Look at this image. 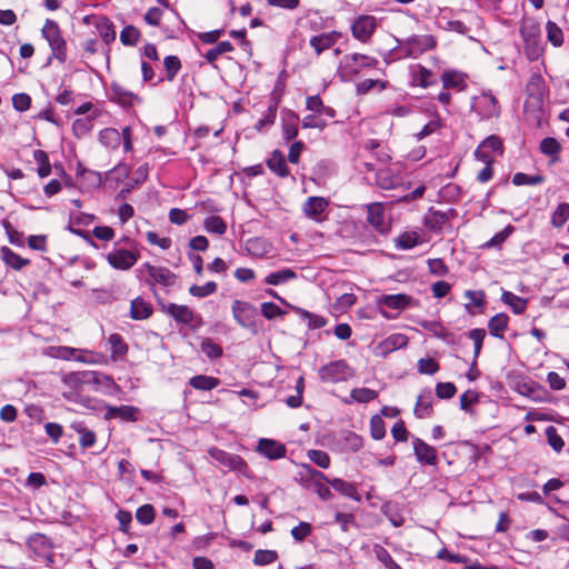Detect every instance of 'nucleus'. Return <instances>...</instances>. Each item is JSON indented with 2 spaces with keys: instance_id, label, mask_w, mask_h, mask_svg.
<instances>
[{
  "instance_id": "obj_38",
  "label": "nucleus",
  "mask_w": 569,
  "mask_h": 569,
  "mask_svg": "<svg viewBox=\"0 0 569 569\" xmlns=\"http://www.w3.org/2000/svg\"><path fill=\"white\" fill-rule=\"evenodd\" d=\"M445 89H462L465 84V74L456 70L445 71L441 76Z\"/></svg>"
},
{
  "instance_id": "obj_10",
  "label": "nucleus",
  "mask_w": 569,
  "mask_h": 569,
  "mask_svg": "<svg viewBox=\"0 0 569 569\" xmlns=\"http://www.w3.org/2000/svg\"><path fill=\"white\" fill-rule=\"evenodd\" d=\"M546 91L545 80L541 74L535 73L530 77L527 86V101L525 103V108L528 106H532L533 108H541L543 102Z\"/></svg>"
},
{
  "instance_id": "obj_55",
  "label": "nucleus",
  "mask_w": 569,
  "mask_h": 569,
  "mask_svg": "<svg viewBox=\"0 0 569 569\" xmlns=\"http://www.w3.org/2000/svg\"><path fill=\"white\" fill-rule=\"evenodd\" d=\"M547 38L555 46L560 47L563 43L562 30L552 21L546 24Z\"/></svg>"
},
{
  "instance_id": "obj_31",
  "label": "nucleus",
  "mask_w": 569,
  "mask_h": 569,
  "mask_svg": "<svg viewBox=\"0 0 569 569\" xmlns=\"http://www.w3.org/2000/svg\"><path fill=\"white\" fill-rule=\"evenodd\" d=\"M291 308L303 321L307 322L309 329H320L327 325L326 318L320 315L312 313L299 307L291 306Z\"/></svg>"
},
{
  "instance_id": "obj_26",
  "label": "nucleus",
  "mask_w": 569,
  "mask_h": 569,
  "mask_svg": "<svg viewBox=\"0 0 569 569\" xmlns=\"http://www.w3.org/2000/svg\"><path fill=\"white\" fill-rule=\"evenodd\" d=\"M413 413L418 419L428 418L432 415V393L429 389L422 390L418 396Z\"/></svg>"
},
{
  "instance_id": "obj_28",
  "label": "nucleus",
  "mask_w": 569,
  "mask_h": 569,
  "mask_svg": "<svg viewBox=\"0 0 569 569\" xmlns=\"http://www.w3.org/2000/svg\"><path fill=\"white\" fill-rule=\"evenodd\" d=\"M267 166L273 173L281 178L289 176V169L286 163L284 154L279 150H274L271 153L267 160Z\"/></svg>"
},
{
  "instance_id": "obj_45",
  "label": "nucleus",
  "mask_w": 569,
  "mask_h": 569,
  "mask_svg": "<svg viewBox=\"0 0 569 569\" xmlns=\"http://www.w3.org/2000/svg\"><path fill=\"white\" fill-rule=\"evenodd\" d=\"M33 159L39 164L38 174L40 178H46L51 173V164L49 157L43 150H36L33 152Z\"/></svg>"
},
{
  "instance_id": "obj_18",
  "label": "nucleus",
  "mask_w": 569,
  "mask_h": 569,
  "mask_svg": "<svg viewBox=\"0 0 569 569\" xmlns=\"http://www.w3.org/2000/svg\"><path fill=\"white\" fill-rule=\"evenodd\" d=\"M257 451L270 460H276L286 456L287 448L273 439L261 438L258 441Z\"/></svg>"
},
{
  "instance_id": "obj_50",
  "label": "nucleus",
  "mask_w": 569,
  "mask_h": 569,
  "mask_svg": "<svg viewBox=\"0 0 569 569\" xmlns=\"http://www.w3.org/2000/svg\"><path fill=\"white\" fill-rule=\"evenodd\" d=\"M73 429L80 435L79 443L82 448L87 449L94 445L96 433L87 429L83 425H73Z\"/></svg>"
},
{
  "instance_id": "obj_24",
  "label": "nucleus",
  "mask_w": 569,
  "mask_h": 569,
  "mask_svg": "<svg viewBox=\"0 0 569 569\" xmlns=\"http://www.w3.org/2000/svg\"><path fill=\"white\" fill-rule=\"evenodd\" d=\"M137 412H138V409L132 406H126V405H122L119 407L107 406L103 417L107 420L119 418L124 421H136Z\"/></svg>"
},
{
  "instance_id": "obj_12",
  "label": "nucleus",
  "mask_w": 569,
  "mask_h": 569,
  "mask_svg": "<svg viewBox=\"0 0 569 569\" xmlns=\"http://www.w3.org/2000/svg\"><path fill=\"white\" fill-rule=\"evenodd\" d=\"M472 108L481 119H490L500 114L499 102L491 93H482L475 98Z\"/></svg>"
},
{
  "instance_id": "obj_32",
  "label": "nucleus",
  "mask_w": 569,
  "mask_h": 569,
  "mask_svg": "<svg viewBox=\"0 0 569 569\" xmlns=\"http://www.w3.org/2000/svg\"><path fill=\"white\" fill-rule=\"evenodd\" d=\"M299 117L295 112H289L282 119V138L287 141L298 136Z\"/></svg>"
},
{
  "instance_id": "obj_1",
  "label": "nucleus",
  "mask_w": 569,
  "mask_h": 569,
  "mask_svg": "<svg viewBox=\"0 0 569 569\" xmlns=\"http://www.w3.org/2000/svg\"><path fill=\"white\" fill-rule=\"evenodd\" d=\"M398 47L393 49L395 58L418 57L436 47V39L430 34L412 36L405 40H397Z\"/></svg>"
},
{
  "instance_id": "obj_59",
  "label": "nucleus",
  "mask_w": 569,
  "mask_h": 569,
  "mask_svg": "<svg viewBox=\"0 0 569 569\" xmlns=\"http://www.w3.org/2000/svg\"><path fill=\"white\" fill-rule=\"evenodd\" d=\"M375 553L377 559L383 563L387 569H402L390 556L387 549L381 546L375 547Z\"/></svg>"
},
{
  "instance_id": "obj_17",
  "label": "nucleus",
  "mask_w": 569,
  "mask_h": 569,
  "mask_svg": "<svg viewBox=\"0 0 569 569\" xmlns=\"http://www.w3.org/2000/svg\"><path fill=\"white\" fill-rule=\"evenodd\" d=\"M525 41V49L530 60H536L540 54L539 29L535 26H523L520 29Z\"/></svg>"
},
{
  "instance_id": "obj_30",
  "label": "nucleus",
  "mask_w": 569,
  "mask_h": 569,
  "mask_svg": "<svg viewBox=\"0 0 569 569\" xmlns=\"http://www.w3.org/2000/svg\"><path fill=\"white\" fill-rule=\"evenodd\" d=\"M509 317L507 313L500 312L491 317L488 321V329L491 336L503 339V331L507 329Z\"/></svg>"
},
{
  "instance_id": "obj_41",
  "label": "nucleus",
  "mask_w": 569,
  "mask_h": 569,
  "mask_svg": "<svg viewBox=\"0 0 569 569\" xmlns=\"http://www.w3.org/2000/svg\"><path fill=\"white\" fill-rule=\"evenodd\" d=\"M108 345L110 346V352L113 359H118L128 352V346L119 333L110 335Z\"/></svg>"
},
{
  "instance_id": "obj_15",
  "label": "nucleus",
  "mask_w": 569,
  "mask_h": 569,
  "mask_svg": "<svg viewBox=\"0 0 569 569\" xmlns=\"http://www.w3.org/2000/svg\"><path fill=\"white\" fill-rule=\"evenodd\" d=\"M148 272L149 284H161L163 287H171L176 283L177 276L166 267H157L149 262L143 264Z\"/></svg>"
},
{
  "instance_id": "obj_29",
  "label": "nucleus",
  "mask_w": 569,
  "mask_h": 569,
  "mask_svg": "<svg viewBox=\"0 0 569 569\" xmlns=\"http://www.w3.org/2000/svg\"><path fill=\"white\" fill-rule=\"evenodd\" d=\"M152 315V306L138 297L130 303V317L133 320H144Z\"/></svg>"
},
{
  "instance_id": "obj_42",
  "label": "nucleus",
  "mask_w": 569,
  "mask_h": 569,
  "mask_svg": "<svg viewBox=\"0 0 569 569\" xmlns=\"http://www.w3.org/2000/svg\"><path fill=\"white\" fill-rule=\"evenodd\" d=\"M189 385L197 390L209 391L219 385V379L210 376L198 375L190 379Z\"/></svg>"
},
{
  "instance_id": "obj_61",
  "label": "nucleus",
  "mask_w": 569,
  "mask_h": 569,
  "mask_svg": "<svg viewBox=\"0 0 569 569\" xmlns=\"http://www.w3.org/2000/svg\"><path fill=\"white\" fill-rule=\"evenodd\" d=\"M357 301V297L353 293H343L337 298L333 303V309L340 313L346 312L350 309Z\"/></svg>"
},
{
  "instance_id": "obj_48",
  "label": "nucleus",
  "mask_w": 569,
  "mask_h": 569,
  "mask_svg": "<svg viewBox=\"0 0 569 569\" xmlns=\"http://www.w3.org/2000/svg\"><path fill=\"white\" fill-rule=\"evenodd\" d=\"M233 50V46L229 41H221L216 47L209 49L204 58L208 62L213 63L221 54L231 52Z\"/></svg>"
},
{
  "instance_id": "obj_21",
  "label": "nucleus",
  "mask_w": 569,
  "mask_h": 569,
  "mask_svg": "<svg viewBox=\"0 0 569 569\" xmlns=\"http://www.w3.org/2000/svg\"><path fill=\"white\" fill-rule=\"evenodd\" d=\"M341 37L342 33L340 31L326 32L311 37L309 44L313 48L317 56H319L333 47Z\"/></svg>"
},
{
  "instance_id": "obj_6",
  "label": "nucleus",
  "mask_w": 569,
  "mask_h": 569,
  "mask_svg": "<svg viewBox=\"0 0 569 569\" xmlns=\"http://www.w3.org/2000/svg\"><path fill=\"white\" fill-rule=\"evenodd\" d=\"M161 311L171 317L178 325L196 328L201 323V318L186 305L173 302L161 303Z\"/></svg>"
},
{
  "instance_id": "obj_36",
  "label": "nucleus",
  "mask_w": 569,
  "mask_h": 569,
  "mask_svg": "<svg viewBox=\"0 0 569 569\" xmlns=\"http://www.w3.org/2000/svg\"><path fill=\"white\" fill-rule=\"evenodd\" d=\"M501 301L508 305L516 315H521L527 308V300L510 291H503L501 295Z\"/></svg>"
},
{
  "instance_id": "obj_20",
  "label": "nucleus",
  "mask_w": 569,
  "mask_h": 569,
  "mask_svg": "<svg viewBox=\"0 0 569 569\" xmlns=\"http://www.w3.org/2000/svg\"><path fill=\"white\" fill-rule=\"evenodd\" d=\"M110 99L124 108L141 102V99L133 92L127 90L119 83L112 82L110 87Z\"/></svg>"
},
{
  "instance_id": "obj_35",
  "label": "nucleus",
  "mask_w": 569,
  "mask_h": 569,
  "mask_svg": "<svg viewBox=\"0 0 569 569\" xmlns=\"http://www.w3.org/2000/svg\"><path fill=\"white\" fill-rule=\"evenodd\" d=\"M122 132L114 128H106L99 133V141L107 148L116 149L122 141Z\"/></svg>"
},
{
  "instance_id": "obj_64",
  "label": "nucleus",
  "mask_w": 569,
  "mask_h": 569,
  "mask_svg": "<svg viewBox=\"0 0 569 569\" xmlns=\"http://www.w3.org/2000/svg\"><path fill=\"white\" fill-rule=\"evenodd\" d=\"M201 351L210 359H217L222 356V348L211 339H204L201 342Z\"/></svg>"
},
{
  "instance_id": "obj_58",
  "label": "nucleus",
  "mask_w": 569,
  "mask_h": 569,
  "mask_svg": "<svg viewBox=\"0 0 569 569\" xmlns=\"http://www.w3.org/2000/svg\"><path fill=\"white\" fill-rule=\"evenodd\" d=\"M156 511L152 505L146 503L137 509L136 518L141 525H150L154 520Z\"/></svg>"
},
{
  "instance_id": "obj_34",
  "label": "nucleus",
  "mask_w": 569,
  "mask_h": 569,
  "mask_svg": "<svg viewBox=\"0 0 569 569\" xmlns=\"http://www.w3.org/2000/svg\"><path fill=\"white\" fill-rule=\"evenodd\" d=\"M328 482L335 490H337L341 495L349 497L356 501H360V496L358 495L357 487L353 483L339 478H336Z\"/></svg>"
},
{
  "instance_id": "obj_19",
  "label": "nucleus",
  "mask_w": 569,
  "mask_h": 569,
  "mask_svg": "<svg viewBox=\"0 0 569 569\" xmlns=\"http://www.w3.org/2000/svg\"><path fill=\"white\" fill-rule=\"evenodd\" d=\"M367 221L380 233H385L389 230L385 209L380 203H370L367 206Z\"/></svg>"
},
{
  "instance_id": "obj_33",
  "label": "nucleus",
  "mask_w": 569,
  "mask_h": 569,
  "mask_svg": "<svg viewBox=\"0 0 569 569\" xmlns=\"http://www.w3.org/2000/svg\"><path fill=\"white\" fill-rule=\"evenodd\" d=\"M409 342V339L406 335L402 333H393L387 337L381 343L380 348L383 352H392L398 349L406 347Z\"/></svg>"
},
{
  "instance_id": "obj_16",
  "label": "nucleus",
  "mask_w": 569,
  "mask_h": 569,
  "mask_svg": "<svg viewBox=\"0 0 569 569\" xmlns=\"http://www.w3.org/2000/svg\"><path fill=\"white\" fill-rule=\"evenodd\" d=\"M413 453L421 465L436 466L438 456L436 449L418 437H412Z\"/></svg>"
},
{
  "instance_id": "obj_40",
  "label": "nucleus",
  "mask_w": 569,
  "mask_h": 569,
  "mask_svg": "<svg viewBox=\"0 0 569 569\" xmlns=\"http://www.w3.org/2000/svg\"><path fill=\"white\" fill-rule=\"evenodd\" d=\"M297 278V273L291 269H281L269 273L264 282L271 286H279Z\"/></svg>"
},
{
  "instance_id": "obj_43",
  "label": "nucleus",
  "mask_w": 569,
  "mask_h": 569,
  "mask_svg": "<svg viewBox=\"0 0 569 569\" xmlns=\"http://www.w3.org/2000/svg\"><path fill=\"white\" fill-rule=\"evenodd\" d=\"M448 216L445 212L430 210L425 217V226L433 231H440L442 226L447 222Z\"/></svg>"
},
{
  "instance_id": "obj_60",
  "label": "nucleus",
  "mask_w": 569,
  "mask_h": 569,
  "mask_svg": "<svg viewBox=\"0 0 569 569\" xmlns=\"http://www.w3.org/2000/svg\"><path fill=\"white\" fill-rule=\"evenodd\" d=\"M546 437L549 446L556 451L560 452L565 447V441L558 435L557 429L553 426H549L546 428Z\"/></svg>"
},
{
  "instance_id": "obj_57",
  "label": "nucleus",
  "mask_w": 569,
  "mask_h": 569,
  "mask_svg": "<svg viewBox=\"0 0 569 569\" xmlns=\"http://www.w3.org/2000/svg\"><path fill=\"white\" fill-rule=\"evenodd\" d=\"M140 37L139 30L133 26H126L120 32V41L124 46H136Z\"/></svg>"
},
{
  "instance_id": "obj_7",
  "label": "nucleus",
  "mask_w": 569,
  "mask_h": 569,
  "mask_svg": "<svg viewBox=\"0 0 569 569\" xmlns=\"http://www.w3.org/2000/svg\"><path fill=\"white\" fill-rule=\"evenodd\" d=\"M378 28V20L370 14H360L351 24V33L355 39L362 43L371 41L373 33Z\"/></svg>"
},
{
  "instance_id": "obj_8",
  "label": "nucleus",
  "mask_w": 569,
  "mask_h": 569,
  "mask_svg": "<svg viewBox=\"0 0 569 569\" xmlns=\"http://www.w3.org/2000/svg\"><path fill=\"white\" fill-rule=\"evenodd\" d=\"M103 380L111 381L108 376L97 371L69 372L62 377V382L71 389H79L82 385H100Z\"/></svg>"
},
{
  "instance_id": "obj_63",
  "label": "nucleus",
  "mask_w": 569,
  "mask_h": 569,
  "mask_svg": "<svg viewBox=\"0 0 569 569\" xmlns=\"http://www.w3.org/2000/svg\"><path fill=\"white\" fill-rule=\"evenodd\" d=\"M308 457L313 463H316L320 468L327 469L330 466V457L326 451L316 449L309 450Z\"/></svg>"
},
{
  "instance_id": "obj_51",
  "label": "nucleus",
  "mask_w": 569,
  "mask_h": 569,
  "mask_svg": "<svg viewBox=\"0 0 569 569\" xmlns=\"http://www.w3.org/2000/svg\"><path fill=\"white\" fill-rule=\"evenodd\" d=\"M561 146L555 138L547 137L540 142V151L546 156L555 157L552 162L557 161V156L559 154Z\"/></svg>"
},
{
  "instance_id": "obj_5",
  "label": "nucleus",
  "mask_w": 569,
  "mask_h": 569,
  "mask_svg": "<svg viewBox=\"0 0 569 569\" xmlns=\"http://www.w3.org/2000/svg\"><path fill=\"white\" fill-rule=\"evenodd\" d=\"M231 311L234 321L244 329L256 333L258 331L257 318L258 309L250 302L243 300H234L231 305Z\"/></svg>"
},
{
  "instance_id": "obj_9",
  "label": "nucleus",
  "mask_w": 569,
  "mask_h": 569,
  "mask_svg": "<svg viewBox=\"0 0 569 569\" xmlns=\"http://www.w3.org/2000/svg\"><path fill=\"white\" fill-rule=\"evenodd\" d=\"M139 258H140L139 252H134V251L122 249V248L113 249L106 256L108 263L113 269L122 270V271H127V270L131 269L136 264V262L138 261Z\"/></svg>"
},
{
  "instance_id": "obj_3",
  "label": "nucleus",
  "mask_w": 569,
  "mask_h": 569,
  "mask_svg": "<svg viewBox=\"0 0 569 569\" xmlns=\"http://www.w3.org/2000/svg\"><path fill=\"white\" fill-rule=\"evenodd\" d=\"M319 378L326 383H339L351 379L355 370L343 360L330 361L318 370Z\"/></svg>"
},
{
  "instance_id": "obj_56",
  "label": "nucleus",
  "mask_w": 569,
  "mask_h": 569,
  "mask_svg": "<svg viewBox=\"0 0 569 569\" xmlns=\"http://www.w3.org/2000/svg\"><path fill=\"white\" fill-rule=\"evenodd\" d=\"M419 243V236L416 232H403L397 239L396 246L402 250H409Z\"/></svg>"
},
{
  "instance_id": "obj_44",
  "label": "nucleus",
  "mask_w": 569,
  "mask_h": 569,
  "mask_svg": "<svg viewBox=\"0 0 569 569\" xmlns=\"http://www.w3.org/2000/svg\"><path fill=\"white\" fill-rule=\"evenodd\" d=\"M206 231L216 234H223L227 231V224L219 216H209L203 221Z\"/></svg>"
},
{
  "instance_id": "obj_53",
  "label": "nucleus",
  "mask_w": 569,
  "mask_h": 569,
  "mask_svg": "<svg viewBox=\"0 0 569 569\" xmlns=\"http://www.w3.org/2000/svg\"><path fill=\"white\" fill-rule=\"evenodd\" d=\"M469 338L473 341L475 345L472 366H476L477 358L481 352L482 342L486 338V330L481 328L472 329L469 331Z\"/></svg>"
},
{
  "instance_id": "obj_23",
  "label": "nucleus",
  "mask_w": 569,
  "mask_h": 569,
  "mask_svg": "<svg viewBox=\"0 0 569 569\" xmlns=\"http://www.w3.org/2000/svg\"><path fill=\"white\" fill-rule=\"evenodd\" d=\"M376 183L383 190H392L403 187L400 176L393 173L390 169H381L376 173Z\"/></svg>"
},
{
  "instance_id": "obj_13",
  "label": "nucleus",
  "mask_w": 569,
  "mask_h": 569,
  "mask_svg": "<svg viewBox=\"0 0 569 569\" xmlns=\"http://www.w3.org/2000/svg\"><path fill=\"white\" fill-rule=\"evenodd\" d=\"M503 146L501 139L491 134L487 137L476 149L475 157L483 163L493 162L492 153L502 154Z\"/></svg>"
},
{
  "instance_id": "obj_62",
  "label": "nucleus",
  "mask_w": 569,
  "mask_h": 569,
  "mask_svg": "<svg viewBox=\"0 0 569 569\" xmlns=\"http://www.w3.org/2000/svg\"><path fill=\"white\" fill-rule=\"evenodd\" d=\"M261 315L268 319V320H272V319H276V318H280L282 316L286 315V311L282 310L278 305H276L274 302H271V301H268V302H263L261 305Z\"/></svg>"
},
{
  "instance_id": "obj_2",
  "label": "nucleus",
  "mask_w": 569,
  "mask_h": 569,
  "mask_svg": "<svg viewBox=\"0 0 569 569\" xmlns=\"http://www.w3.org/2000/svg\"><path fill=\"white\" fill-rule=\"evenodd\" d=\"M379 61L370 56L361 53H352L343 57L339 74L343 80H350L357 76L362 69L376 68Z\"/></svg>"
},
{
  "instance_id": "obj_25",
  "label": "nucleus",
  "mask_w": 569,
  "mask_h": 569,
  "mask_svg": "<svg viewBox=\"0 0 569 569\" xmlns=\"http://www.w3.org/2000/svg\"><path fill=\"white\" fill-rule=\"evenodd\" d=\"M27 545L37 556L46 558L52 548L50 539L42 533H33L28 540Z\"/></svg>"
},
{
  "instance_id": "obj_39",
  "label": "nucleus",
  "mask_w": 569,
  "mask_h": 569,
  "mask_svg": "<svg viewBox=\"0 0 569 569\" xmlns=\"http://www.w3.org/2000/svg\"><path fill=\"white\" fill-rule=\"evenodd\" d=\"M1 254L4 263L10 266L14 270H21L23 267L29 264L28 259L20 257L8 247H2Z\"/></svg>"
},
{
  "instance_id": "obj_54",
  "label": "nucleus",
  "mask_w": 569,
  "mask_h": 569,
  "mask_svg": "<svg viewBox=\"0 0 569 569\" xmlns=\"http://www.w3.org/2000/svg\"><path fill=\"white\" fill-rule=\"evenodd\" d=\"M217 288L218 286L214 281H208L202 286L192 284L189 288V293L193 297L204 298L214 293L217 291Z\"/></svg>"
},
{
  "instance_id": "obj_4",
  "label": "nucleus",
  "mask_w": 569,
  "mask_h": 569,
  "mask_svg": "<svg viewBox=\"0 0 569 569\" xmlns=\"http://www.w3.org/2000/svg\"><path fill=\"white\" fill-rule=\"evenodd\" d=\"M42 37L48 41L54 57L60 62L67 60V43L61 36L58 23L53 20L47 19L41 30Z\"/></svg>"
},
{
  "instance_id": "obj_47",
  "label": "nucleus",
  "mask_w": 569,
  "mask_h": 569,
  "mask_svg": "<svg viewBox=\"0 0 569 569\" xmlns=\"http://www.w3.org/2000/svg\"><path fill=\"white\" fill-rule=\"evenodd\" d=\"M163 67L168 81H173L179 70L181 69V61L177 56H167L163 59Z\"/></svg>"
},
{
  "instance_id": "obj_37",
  "label": "nucleus",
  "mask_w": 569,
  "mask_h": 569,
  "mask_svg": "<svg viewBox=\"0 0 569 569\" xmlns=\"http://www.w3.org/2000/svg\"><path fill=\"white\" fill-rule=\"evenodd\" d=\"M413 82L422 88H428L437 83V77L429 69L417 66L413 70Z\"/></svg>"
},
{
  "instance_id": "obj_22",
  "label": "nucleus",
  "mask_w": 569,
  "mask_h": 569,
  "mask_svg": "<svg viewBox=\"0 0 569 569\" xmlns=\"http://www.w3.org/2000/svg\"><path fill=\"white\" fill-rule=\"evenodd\" d=\"M412 297L405 293L383 295L378 300L380 308L387 307L392 310H403L412 302Z\"/></svg>"
},
{
  "instance_id": "obj_49",
  "label": "nucleus",
  "mask_w": 569,
  "mask_h": 569,
  "mask_svg": "<svg viewBox=\"0 0 569 569\" xmlns=\"http://www.w3.org/2000/svg\"><path fill=\"white\" fill-rule=\"evenodd\" d=\"M350 397L356 402L367 403L375 400L378 392L369 388H355L351 390Z\"/></svg>"
},
{
  "instance_id": "obj_11",
  "label": "nucleus",
  "mask_w": 569,
  "mask_h": 569,
  "mask_svg": "<svg viewBox=\"0 0 569 569\" xmlns=\"http://www.w3.org/2000/svg\"><path fill=\"white\" fill-rule=\"evenodd\" d=\"M58 357L63 360H76L88 365L100 363L103 358L100 353L72 347H60L58 349Z\"/></svg>"
},
{
  "instance_id": "obj_52",
  "label": "nucleus",
  "mask_w": 569,
  "mask_h": 569,
  "mask_svg": "<svg viewBox=\"0 0 569 569\" xmlns=\"http://www.w3.org/2000/svg\"><path fill=\"white\" fill-rule=\"evenodd\" d=\"M545 181V178L540 174H526L522 172H517L512 177V183L515 186H535L540 184Z\"/></svg>"
},
{
  "instance_id": "obj_14",
  "label": "nucleus",
  "mask_w": 569,
  "mask_h": 569,
  "mask_svg": "<svg viewBox=\"0 0 569 569\" xmlns=\"http://www.w3.org/2000/svg\"><path fill=\"white\" fill-rule=\"evenodd\" d=\"M209 453L216 461L229 470L237 471L242 475L247 473L248 465L240 456L229 453L220 449H211Z\"/></svg>"
},
{
  "instance_id": "obj_27",
  "label": "nucleus",
  "mask_w": 569,
  "mask_h": 569,
  "mask_svg": "<svg viewBox=\"0 0 569 569\" xmlns=\"http://www.w3.org/2000/svg\"><path fill=\"white\" fill-rule=\"evenodd\" d=\"M328 207V201L321 197H310L303 204V212L307 217L319 221L320 216Z\"/></svg>"
},
{
  "instance_id": "obj_46",
  "label": "nucleus",
  "mask_w": 569,
  "mask_h": 569,
  "mask_svg": "<svg viewBox=\"0 0 569 569\" xmlns=\"http://www.w3.org/2000/svg\"><path fill=\"white\" fill-rule=\"evenodd\" d=\"M569 219V203L561 202L551 214V224L561 228Z\"/></svg>"
}]
</instances>
